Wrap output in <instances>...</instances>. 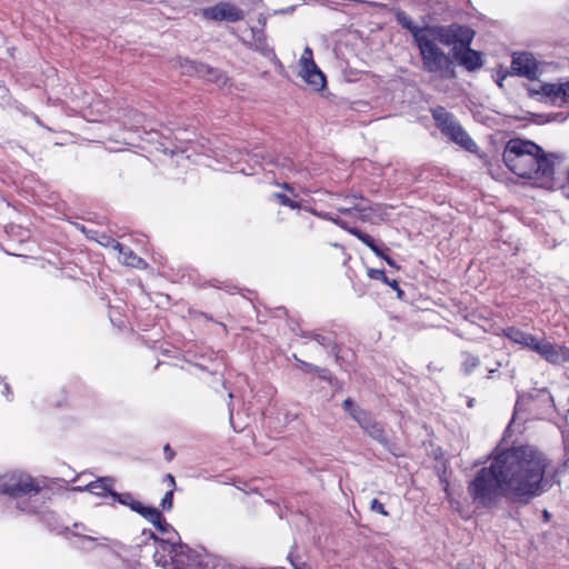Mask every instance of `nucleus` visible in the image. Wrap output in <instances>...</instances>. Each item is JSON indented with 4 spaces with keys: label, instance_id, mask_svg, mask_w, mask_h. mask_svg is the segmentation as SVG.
I'll return each instance as SVG.
<instances>
[{
    "label": "nucleus",
    "instance_id": "7ed1b4c3",
    "mask_svg": "<svg viewBox=\"0 0 569 569\" xmlns=\"http://www.w3.org/2000/svg\"><path fill=\"white\" fill-rule=\"evenodd\" d=\"M154 562L164 569H222L221 561L212 556H200L182 543H162L153 553Z\"/></svg>",
    "mask_w": 569,
    "mask_h": 569
},
{
    "label": "nucleus",
    "instance_id": "f03ea898",
    "mask_svg": "<svg viewBox=\"0 0 569 569\" xmlns=\"http://www.w3.org/2000/svg\"><path fill=\"white\" fill-rule=\"evenodd\" d=\"M502 157L509 170L518 177L530 179L541 188H555V176L562 162L561 156L547 154L535 142L515 138L507 142Z\"/></svg>",
    "mask_w": 569,
    "mask_h": 569
},
{
    "label": "nucleus",
    "instance_id": "6ab92c4d",
    "mask_svg": "<svg viewBox=\"0 0 569 569\" xmlns=\"http://www.w3.org/2000/svg\"><path fill=\"white\" fill-rule=\"evenodd\" d=\"M505 336L515 343L521 345L525 348L533 350L535 342H537L538 337L525 332L515 327H508L503 330Z\"/></svg>",
    "mask_w": 569,
    "mask_h": 569
},
{
    "label": "nucleus",
    "instance_id": "4468645a",
    "mask_svg": "<svg viewBox=\"0 0 569 569\" xmlns=\"http://www.w3.org/2000/svg\"><path fill=\"white\" fill-rule=\"evenodd\" d=\"M455 59L465 67L468 71H473L482 67V57L479 51H476L469 47L459 48L458 46L452 48Z\"/></svg>",
    "mask_w": 569,
    "mask_h": 569
},
{
    "label": "nucleus",
    "instance_id": "7c9ffc66",
    "mask_svg": "<svg viewBox=\"0 0 569 569\" xmlns=\"http://www.w3.org/2000/svg\"><path fill=\"white\" fill-rule=\"evenodd\" d=\"M173 503V489H170L166 492L164 497L161 500V506L166 510H170Z\"/></svg>",
    "mask_w": 569,
    "mask_h": 569
},
{
    "label": "nucleus",
    "instance_id": "bb28decb",
    "mask_svg": "<svg viewBox=\"0 0 569 569\" xmlns=\"http://www.w3.org/2000/svg\"><path fill=\"white\" fill-rule=\"evenodd\" d=\"M71 532H72V535L74 537H79V538L82 539V547L83 548H86L84 543H91V542H93L97 539V538H94L91 535H86L84 532H92V530L87 529L81 523H74L73 525V529L71 530Z\"/></svg>",
    "mask_w": 569,
    "mask_h": 569
},
{
    "label": "nucleus",
    "instance_id": "c756f323",
    "mask_svg": "<svg viewBox=\"0 0 569 569\" xmlns=\"http://www.w3.org/2000/svg\"><path fill=\"white\" fill-rule=\"evenodd\" d=\"M370 510L385 517L389 516V512L385 509L383 505L378 499H372L370 501Z\"/></svg>",
    "mask_w": 569,
    "mask_h": 569
},
{
    "label": "nucleus",
    "instance_id": "5701e85b",
    "mask_svg": "<svg viewBox=\"0 0 569 569\" xmlns=\"http://www.w3.org/2000/svg\"><path fill=\"white\" fill-rule=\"evenodd\" d=\"M455 44L459 48L469 47L475 38V31L467 26L455 24Z\"/></svg>",
    "mask_w": 569,
    "mask_h": 569
},
{
    "label": "nucleus",
    "instance_id": "de8ad7c7",
    "mask_svg": "<svg viewBox=\"0 0 569 569\" xmlns=\"http://www.w3.org/2000/svg\"><path fill=\"white\" fill-rule=\"evenodd\" d=\"M74 490H80V491H82V490H84V489H83V488H81V487H78V488H74Z\"/></svg>",
    "mask_w": 569,
    "mask_h": 569
},
{
    "label": "nucleus",
    "instance_id": "f8f14e48",
    "mask_svg": "<svg viewBox=\"0 0 569 569\" xmlns=\"http://www.w3.org/2000/svg\"><path fill=\"white\" fill-rule=\"evenodd\" d=\"M513 74L533 80L538 77L539 68L536 58L531 53H515L511 61Z\"/></svg>",
    "mask_w": 569,
    "mask_h": 569
},
{
    "label": "nucleus",
    "instance_id": "1a4fd4ad",
    "mask_svg": "<svg viewBox=\"0 0 569 569\" xmlns=\"http://www.w3.org/2000/svg\"><path fill=\"white\" fill-rule=\"evenodd\" d=\"M299 76L315 91H321L326 87V77L313 60L310 47H306L299 61Z\"/></svg>",
    "mask_w": 569,
    "mask_h": 569
},
{
    "label": "nucleus",
    "instance_id": "b1692460",
    "mask_svg": "<svg viewBox=\"0 0 569 569\" xmlns=\"http://www.w3.org/2000/svg\"><path fill=\"white\" fill-rule=\"evenodd\" d=\"M188 71H193L194 73L199 74L200 77H209L210 81L218 80V71L211 69L210 67L201 63H194V62H188Z\"/></svg>",
    "mask_w": 569,
    "mask_h": 569
},
{
    "label": "nucleus",
    "instance_id": "a211bd4d",
    "mask_svg": "<svg viewBox=\"0 0 569 569\" xmlns=\"http://www.w3.org/2000/svg\"><path fill=\"white\" fill-rule=\"evenodd\" d=\"M428 31H429V33H427L426 36H428V38L431 41H433V42L439 41L442 44L453 47V44H455V36H453L455 24L445 26V27H428Z\"/></svg>",
    "mask_w": 569,
    "mask_h": 569
},
{
    "label": "nucleus",
    "instance_id": "58836bf2",
    "mask_svg": "<svg viewBox=\"0 0 569 569\" xmlns=\"http://www.w3.org/2000/svg\"><path fill=\"white\" fill-rule=\"evenodd\" d=\"M562 192L569 198V171L567 172V183L562 186Z\"/></svg>",
    "mask_w": 569,
    "mask_h": 569
},
{
    "label": "nucleus",
    "instance_id": "2f4dec72",
    "mask_svg": "<svg viewBox=\"0 0 569 569\" xmlns=\"http://www.w3.org/2000/svg\"><path fill=\"white\" fill-rule=\"evenodd\" d=\"M368 274L371 279L382 280L387 282V277L385 276V272L382 270L371 269L369 270Z\"/></svg>",
    "mask_w": 569,
    "mask_h": 569
},
{
    "label": "nucleus",
    "instance_id": "6e6552de",
    "mask_svg": "<svg viewBox=\"0 0 569 569\" xmlns=\"http://www.w3.org/2000/svg\"><path fill=\"white\" fill-rule=\"evenodd\" d=\"M331 206L340 213L355 217L361 221H368L371 218L372 208L361 196H335Z\"/></svg>",
    "mask_w": 569,
    "mask_h": 569
},
{
    "label": "nucleus",
    "instance_id": "72a5a7b5",
    "mask_svg": "<svg viewBox=\"0 0 569 569\" xmlns=\"http://www.w3.org/2000/svg\"><path fill=\"white\" fill-rule=\"evenodd\" d=\"M114 498H118V500L123 503V505H128L131 507V503L134 501L132 500L131 496L130 495H124V496H116Z\"/></svg>",
    "mask_w": 569,
    "mask_h": 569
},
{
    "label": "nucleus",
    "instance_id": "2eb2a0df",
    "mask_svg": "<svg viewBox=\"0 0 569 569\" xmlns=\"http://www.w3.org/2000/svg\"><path fill=\"white\" fill-rule=\"evenodd\" d=\"M158 531L162 538L158 539L151 530H143L142 536L154 541V550L161 548L162 543L177 545L179 543V535L166 520L159 526Z\"/></svg>",
    "mask_w": 569,
    "mask_h": 569
},
{
    "label": "nucleus",
    "instance_id": "f3484780",
    "mask_svg": "<svg viewBox=\"0 0 569 569\" xmlns=\"http://www.w3.org/2000/svg\"><path fill=\"white\" fill-rule=\"evenodd\" d=\"M396 19L398 21V23L407 29L408 31H410L411 36L413 37V40L415 42H419L422 38L426 37L427 33H429L428 31V27H419L417 26L412 19L403 11H398L396 13Z\"/></svg>",
    "mask_w": 569,
    "mask_h": 569
},
{
    "label": "nucleus",
    "instance_id": "4be33fe9",
    "mask_svg": "<svg viewBox=\"0 0 569 569\" xmlns=\"http://www.w3.org/2000/svg\"><path fill=\"white\" fill-rule=\"evenodd\" d=\"M252 43L251 47L264 57L273 56V49L269 46L267 37L262 30L251 29Z\"/></svg>",
    "mask_w": 569,
    "mask_h": 569
},
{
    "label": "nucleus",
    "instance_id": "ddd939ff",
    "mask_svg": "<svg viewBox=\"0 0 569 569\" xmlns=\"http://www.w3.org/2000/svg\"><path fill=\"white\" fill-rule=\"evenodd\" d=\"M536 93L545 96L557 106L569 103V80L559 83H542Z\"/></svg>",
    "mask_w": 569,
    "mask_h": 569
},
{
    "label": "nucleus",
    "instance_id": "37998d69",
    "mask_svg": "<svg viewBox=\"0 0 569 569\" xmlns=\"http://www.w3.org/2000/svg\"><path fill=\"white\" fill-rule=\"evenodd\" d=\"M381 257L387 261L389 266H393V261L389 257L385 256L383 253Z\"/></svg>",
    "mask_w": 569,
    "mask_h": 569
},
{
    "label": "nucleus",
    "instance_id": "e433bc0d",
    "mask_svg": "<svg viewBox=\"0 0 569 569\" xmlns=\"http://www.w3.org/2000/svg\"><path fill=\"white\" fill-rule=\"evenodd\" d=\"M19 508L22 510V511H26V512H37L38 511V507L34 506L33 503H30L28 505L27 507H20Z\"/></svg>",
    "mask_w": 569,
    "mask_h": 569
},
{
    "label": "nucleus",
    "instance_id": "49530a36",
    "mask_svg": "<svg viewBox=\"0 0 569 569\" xmlns=\"http://www.w3.org/2000/svg\"><path fill=\"white\" fill-rule=\"evenodd\" d=\"M505 78H506V77H503L500 81H498V82H497L499 87H502V80H503Z\"/></svg>",
    "mask_w": 569,
    "mask_h": 569
},
{
    "label": "nucleus",
    "instance_id": "f704fd0d",
    "mask_svg": "<svg viewBox=\"0 0 569 569\" xmlns=\"http://www.w3.org/2000/svg\"><path fill=\"white\" fill-rule=\"evenodd\" d=\"M302 368L306 370V371H310V372H318L320 371L318 367L311 365V363H308V362H305V361H300Z\"/></svg>",
    "mask_w": 569,
    "mask_h": 569
},
{
    "label": "nucleus",
    "instance_id": "dca6fc26",
    "mask_svg": "<svg viewBox=\"0 0 569 569\" xmlns=\"http://www.w3.org/2000/svg\"><path fill=\"white\" fill-rule=\"evenodd\" d=\"M110 244L111 248L118 251V260L129 267L133 268H143L144 261L138 257L130 248L124 247L120 242L116 240L108 239L107 246Z\"/></svg>",
    "mask_w": 569,
    "mask_h": 569
},
{
    "label": "nucleus",
    "instance_id": "cd10ccee",
    "mask_svg": "<svg viewBox=\"0 0 569 569\" xmlns=\"http://www.w3.org/2000/svg\"><path fill=\"white\" fill-rule=\"evenodd\" d=\"M310 212L315 216H317L318 218H321L323 220H328V221H331L332 223H335L336 226L342 228V229H348V223L342 220L341 218L339 217H336L333 216L332 213L330 212H323V211H316V210H310Z\"/></svg>",
    "mask_w": 569,
    "mask_h": 569
},
{
    "label": "nucleus",
    "instance_id": "c85d7f7f",
    "mask_svg": "<svg viewBox=\"0 0 569 569\" xmlns=\"http://www.w3.org/2000/svg\"><path fill=\"white\" fill-rule=\"evenodd\" d=\"M273 196H274V198H277L280 201L281 204H283L286 207H289L291 209L300 208L299 202L291 200L287 194L277 192Z\"/></svg>",
    "mask_w": 569,
    "mask_h": 569
},
{
    "label": "nucleus",
    "instance_id": "412c9836",
    "mask_svg": "<svg viewBox=\"0 0 569 569\" xmlns=\"http://www.w3.org/2000/svg\"><path fill=\"white\" fill-rule=\"evenodd\" d=\"M114 481L110 477H104L97 479L94 481H91L86 486V490L90 491L93 495L97 496H104L106 493H110L112 497L118 496L117 492L112 491V486Z\"/></svg>",
    "mask_w": 569,
    "mask_h": 569
},
{
    "label": "nucleus",
    "instance_id": "9d476101",
    "mask_svg": "<svg viewBox=\"0 0 569 569\" xmlns=\"http://www.w3.org/2000/svg\"><path fill=\"white\" fill-rule=\"evenodd\" d=\"M547 362L559 366L569 362V348L562 345L552 343L545 337L538 338L533 350Z\"/></svg>",
    "mask_w": 569,
    "mask_h": 569
},
{
    "label": "nucleus",
    "instance_id": "39448f33",
    "mask_svg": "<svg viewBox=\"0 0 569 569\" xmlns=\"http://www.w3.org/2000/svg\"><path fill=\"white\" fill-rule=\"evenodd\" d=\"M40 491L34 480L24 473L11 472L0 477V492L13 498H32Z\"/></svg>",
    "mask_w": 569,
    "mask_h": 569
},
{
    "label": "nucleus",
    "instance_id": "aec40b11",
    "mask_svg": "<svg viewBox=\"0 0 569 569\" xmlns=\"http://www.w3.org/2000/svg\"><path fill=\"white\" fill-rule=\"evenodd\" d=\"M131 509L141 515L144 519L150 521L156 528L161 526L166 520L162 513L153 507H146L139 501H133L131 503Z\"/></svg>",
    "mask_w": 569,
    "mask_h": 569
},
{
    "label": "nucleus",
    "instance_id": "f257e3e1",
    "mask_svg": "<svg viewBox=\"0 0 569 569\" xmlns=\"http://www.w3.org/2000/svg\"><path fill=\"white\" fill-rule=\"evenodd\" d=\"M548 466V458L535 446H513L495 453L490 465L477 471L468 493L478 508H492L501 498L527 505L549 489Z\"/></svg>",
    "mask_w": 569,
    "mask_h": 569
},
{
    "label": "nucleus",
    "instance_id": "20e7f679",
    "mask_svg": "<svg viewBox=\"0 0 569 569\" xmlns=\"http://www.w3.org/2000/svg\"><path fill=\"white\" fill-rule=\"evenodd\" d=\"M432 116L442 134L452 142L468 151L476 148L473 140L451 113L445 111L443 108H439L432 111Z\"/></svg>",
    "mask_w": 569,
    "mask_h": 569
},
{
    "label": "nucleus",
    "instance_id": "4c0bfd02",
    "mask_svg": "<svg viewBox=\"0 0 569 569\" xmlns=\"http://www.w3.org/2000/svg\"><path fill=\"white\" fill-rule=\"evenodd\" d=\"M164 479L169 482V486L171 487V489H173L176 486L174 477L172 475L168 473V475H166Z\"/></svg>",
    "mask_w": 569,
    "mask_h": 569
},
{
    "label": "nucleus",
    "instance_id": "a878e982",
    "mask_svg": "<svg viewBox=\"0 0 569 569\" xmlns=\"http://www.w3.org/2000/svg\"><path fill=\"white\" fill-rule=\"evenodd\" d=\"M461 358H462L461 369L467 375L472 372L480 363L479 358L469 352H462Z\"/></svg>",
    "mask_w": 569,
    "mask_h": 569
},
{
    "label": "nucleus",
    "instance_id": "a18cd8bd",
    "mask_svg": "<svg viewBox=\"0 0 569 569\" xmlns=\"http://www.w3.org/2000/svg\"><path fill=\"white\" fill-rule=\"evenodd\" d=\"M542 392L547 395V397H548V399H549L550 401H553V399H552L551 395H550L549 392H547V390H542Z\"/></svg>",
    "mask_w": 569,
    "mask_h": 569
},
{
    "label": "nucleus",
    "instance_id": "c9c22d12",
    "mask_svg": "<svg viewBox=\"0 0 569 569\" xmlns=\"http://www.w3.org/2000/svg\"><path fill=\"white\" fill-rule=\"evenodd\" d=\"M291 563L295 569H311L307 566L306 562H301V561H295L291 559Z\"/></svg>",
    "mask_w": 569,
    "mask_h": 569
},
{
    "label": "nucleus",
    "instance_id": "c03bdc74",
    "mask_svg": "<svg viewBox=\"0 0 569 569\" xmlns=\"http://www.w3.org/2000/svg\"><path fill=\"white\" fill-rule=\"evenodd\" d=\"M140 119H141V114H139L138 112H134V122L137 124L141 122Z\"/></svg>",
    "mask_w": 569,
    "mask_h": 569
},
{
    "label": "nucleus",
    "instance_id": "423d86ee",
    "mask_svg": "<svg viewBox=\"0 0 569 569\" xmlns=\"http://www.w3.org/2000/svg\"><path fill=\"white\" fill-rule=\"evenodd\" d=\"M417 46L420 50L423 69L426 71L442 74L449 69V57L436 42L431 41L428 36L417 42Z\"/></svg>",
    "mask_w": 569,
    "mask_h": 569
},
{
    "label": "nucleus",
    "instance_id": "ea45409f",
    "mask_svg": "<svg viewBox=\"0 0 569 569\" xmlns=\"http://www.w3.org/2000/svg\"><path fill=\"white\" fill-rule=\"evenodd\" d=\"M389 286H391L393 289H396L399 293V296L402 293V291L399 289L398 282L396 280L389 281L387 279V282Z\"/></svg>",
    "mask_w": 569,
    "mask_h": 569
},
{
    "label": "nucleus",
    "instance_id": "473e14b6",
    "mask_svg": "<svg viewBox=\"0 0 569 569\" xmlns=\"http://www.w3.org/2000/svg\"><path fill=\"white\" fill-rule=\"evenodd\" d=\"M312 338L323 347L330 345V338L322 336L320 333H312Z\"/></svg>",
    "mask_w": 569,
    "mask_h": 569
},
{
    "label": "nucleus",
    "instance_id": "79ce46f5",
    "mask_svg": "<svg viewBox=\"0 0 569 569\" xmlns=\"http://www.w3.org/2000/svg\"><path fill=\"white\" fill-rule=\"evenodd\" d=\"M283 188H284L286 190H288L290 193H292L295 197H297V194L295 193L293 189H292L289 184L284 183V184H283Z\"/></svg>",
    "mask_w": 569,
    "mask_h": 569
},
{
    "label": "nucleus",
    "instance_id": "393cba45",
    "mask_svg": "<svg viewBox=\"0 0 569 569\" xmlns=\"http://www.w3.org/2000/svg\"><path fill=\"white\" fill-rule=\"evenodd\" d=\"M349 233L356 236L360 241H362L366 246H368L377 256H382V251L377 247L375 240L367 233L362 232L357 228H351L348 226L346 229Z\"/></svg>",
    "mask_w": 569,
    "mask_h": 569
},
{
    "label": "nucleus",
    "instance_id": "0eeeda50",
    "mask_svg": "<svg viewBox=\"0 0 569 569\" xmlns=\"http://www.w3.org/2000/svg\"><path fill=\"white\" fill-rule=\"evenodd\" d=\"M342 407L369 437L381 443L387 441L383 427L369 412L355 406L350 398L343 401Z\"/></svg>",
    "mask_w": 569,
    "mask_h": 569
},
{
    "label": "nucleus",
    "instance_id": "9b49d317",
    "mask_svg": "<svg viewBox=\"0 0 569 569\" xmlns=\"http://www.w3.org/2000/svg\"><path fill=\"white\" fill-rule=\"evenodd\" d=\"M201 14L207 20L238 22L244 18V12L230 2H218L217 4L201 9Z\"/></svg>",
    "mask_w": 569,
    "mask_h": 569
},
{
    "label": "nucleus",
    "instance_id": "a19ab883",
    "mask_svg": "<svg viewBox=\"0 0 569 569\" xmlns=\"http://www.w3.org/2000/svg\"><path fill=\"white\" fill-rule=\"evenodd\" d=\"M164 451H166L167 453H169V455L167 456V459H168V460H171V459H172V457H173V453L170 451V447H169V445H167V446L164 447Z\"/></svg>",
    "mask_w": 569,
    "mask_h": 569
}]
</instances>
